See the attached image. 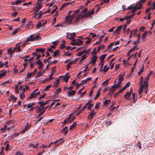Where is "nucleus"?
Returning <instances> with one entry per match:
<instances>
[{"mask_svg":"<svg viewBox=\"0 0 155 155\" xmlns=\"http://www.w3.org/2000/svg\"><path fill=\"white\" fill-rule=\"evenodd\" d=\"M87 8H85L82 9L80 14L78 15L74 18L76 15H71L66 17V19L67 21L69 24L76 23L78 22L80 18H83L87 16Z\"/></svg>","mask_w":155,"mask_h":155,"instance_id":"1","label":"nucleus"},{"mask_svg":"<svg viewBox=\"0 0 155 155\" xmlns=\"http://www.w3.org/2000/svg\"><path fill=\"white\" fill-rule=\"evenodd\" d=\"M87 51L86 50H84L81 51L77 54V56H82L79 62L80 64H82L84 62L85 59L87 58Z\"/></svg>","mask_w":155,"mask_h":155,"instance_id":"2","label":"nucleus"},{"mask_svg":"<svg viewBox=\"0 0 155 155\" xmlns=\"http://www.w3.org/2000/svg\"><path fill=\"white\" fill-rule=\"evenodd\" d=\"M40 38V36L38 34H34L31 35L28 37L25 41V43H27L29 41H33L38 40Z\"/></svg>","mask_w":155,"mask_h":155,"instance_id":"3","label":"nucleus"},{"mask_svg":"<svg viewBox=\"0 0 155 155\" xmlns=\"http://www.w3.org/2000/svg\"><path fill=\"white\" fill-rule=\"evenodd\" d=\"M142 5H140L138 6V5L137 4L135 6H134L131 5L127 8L128 10H130L133 9L131 11V12H130L128 13V14L130 13V12L131 13H134L136 12L137 9H140L142 7Z\"/></svg>","mask_w":155,"mask_h":155,"instance_id":"4","label":"nucleus"},{"mask_svg":"<svg viewBox=\"0 0 155 155\" xmlns=\"http://www.w3.org/2000/svg\"><path fill=\"white\" fill-rule=\"evenodd\" d=\"M83 43V41L80 39H73L71 42L72 45L80 46Z\"/></svg>","mask_w":155,"mask_h":155,"instance_id":"5","label":"nucleus"},{"mask_svg":"<svg viewBox=\"0 0 155 155\" xmlns=\"http://www.w3.org/2000/svg\"><path fill=\"white\" fill-rule=\"evenodd\" d=\"M149 76H147L146 78V81H144L143 83L144 84V90L146 91V92H147L148 88V81L149 79Z\"/></svg>","mask_w":155,"mask_h":155,"instance_id":"6","label":"nucleus"},{"mask_svg":"<svg viewBox=\"0 0 155 155\" xmlns=\"http://www.w3.org/2000/svg\"><path fill=\"white\" fill-rule=\"evenodd\" d=\"M37 5L36 6L35 8H36V11L37 12L35 13L36 14H37L38 12V9L41 8L42 6V3L41 2V1L40 0H38L37 2Z\"/></svg>","mask_w":155,"mask_h":155,"instance_id":"7","label":"nucleus"},{"mask_svg":"<svg viewBox=\"0 0 155 155\" xmlns=\"http://www.w3.org/2000/svg\"><path fill=\"white\" fill-rule=\"evenodd\" d=\"M31 127V124H28V123H27L24 128L22 130H21L20 132V133L21 134H23L25 131L26 130H28Z\"/></svg>","mask_w":155,"mask_h":155,"instance_id":"8","label":"nucleus"},{"mask_svg":"<svg viewBox=\"0 0 155 155\" xmlns=\"http://www.w3.org/2000/svg\"><path fill=\"white\" fill-rule=\"evenodd\" d=\"M45 111L44 107L43 106H40L38 109L36 111L37 113H40L39 115H41Z\"/></svg>","mask_w":155,"mask_h":155,"instance_id":"9","label":"nucleus"},{"mask_svg":"<svg viewBox=\"0 0 155 155\" xmlns=\"http://www.w3.org/2000/svg\"><path fill=\"white\" fill-rule=\"evenodd\" d=\"M118 87H119L118 86L117 84H115L114 85L112 86L109 89V90L110 91V93L112 94H113L114 92V91L117 89V88Z\"/></svg>","mask_w":155,"mask_h":155,"instance_id":"10","label":"nucleus"},{"mask_svg":"<svg viewBox=\"0 0 155 155\" xmlns=\"http://www.w3.org/2000/svg\"><path fill=\"white\" fill-rule=\"evenodd\" d=\"M21 43H19L16 44V46L14 48L13 51H21V47L20 44Z\"/></svg>","mask_w":155,"mask_h":155,"instance_id":"11","label":"nucleus"},{"mask_svg":"<svg viewBox=\"0 0 155 155\" xmlns=\"http://www.w3.org/2000/svg\"><path fill=\"white\" fill-rule=\"evenodd\" d=\"M40 92L39 91H38L37 92V93H34V92H33L31 94L30 96L28 97V99L34 98L38 95L40 94Z\"/></svg>","mask_w":155,"mask_h":155,"instance_id":"12","label":"nucleus"},{"mask_svg":"<svg viewBox=\"0 0 155 155\" xmlns=\"http://www.w3.org/2000/svg\"><path fill=\"white\" fill-rule=\"evenodd\" d=\"M75 118V116L72 114H71L70 115L69 117L67 118V121H68V122L70 123L72 121L74 120Z\"/></svg>","mask_w":155,"mask_h":155,"instance_id":"13","label":"nucleus"},{"mask_svg":"<svg viewBox=\"0 0 155 155\" xmlns=\"http://www.w3.org/2000/svg\"><path fill=\"white\" fill-rule=\"evenodd\" d=\"M75 33H69L67 34V37L70 39H73L75 37Z\"/></svg>","mask_w":155,"mask_h":155,"instance_id":"14","label":"nucleus"},{"mask_svg":"<svg viewBox=\"0 0 155 155\" xmlns=\"http://www.w3.org/2000/svg\"><path fill=\"white\" fill-rule=\"evenodd\" d=\"M131 94L129 92V91L127 92L126 94L124 95V97L125 98L128 100H131V98H130Z\"/></svg>","mask_w":155,"mask_h":155,"instance_id":"15","label":"nucleus"},{"mask_svg":"<svg viewBox=\"0 0 155 155\" xmlns=\"http://www.w3.org/2000/svg\"><path fill=\"white\" fill-rule=\"evenodd\" d=\"M8 100L9 101H12L14 102L16 101L17 98L15 97L14 95L11 94Z\"/></svg>","mask_w":155,"mask_h":155,"instance_id":"16","label":"nucleus"},{"mask_svg":"<svg viewBox=\"0 0 155 155\" xmlns=\"http://www.w3.org/2000/svg\"><path fill=\"white\" fill-rule=\"evenodd\" d=\"M97 58V56L96 55H94L92 57L91 59L90 60V62L92 63V65H93L95 63Z\"/></svg>","mask_w":155,"mask_h":155,"instance_id":"17","label":"nucleus"},{"mask_svg":"<svg viewBox=\"0 0 155 155\" xmlns=\"http://www.w3.org/2000/svg\"><path fill=\"white\" fill-rule=\"evenodd\" d=\"M36 63L38 65H39L38 67L39 69H41L43 67V65L41 61L40 60H38L36 62Z\"/></svg>","mask_w":155,"mask_h":155,"instance_id":"18","label":"nucleus"},{"mask_svg":"<svg viewBox=\"0 0 155 155\" xmlns=\"http://www.w3.org/2000/svg\"><path fill=\"white\" fill-rule=\"evenodd\" d=\"M124 80V78L123 77H119L118 78V80L117 83L116 84H117V85L119 86V87H120V84H121V82L122 81Z\"/></svg>","mask_w":155,"mask_h":155,"instance_id":"19","label":"nucleus"},{"mask_svg":"<svg viewBox=\"0 0 155 155\" xmlns=\"http://www.w3.org/2000/svg\"><path fill=\"white\" fill-rule=\"evenodd\" d=\"M84 7V5H81L79 7V9L76 11L72 15H76L79 12L80 9L83 8Z\"/></svg>","mask_w":155,"mask_h":155,"instance_id":"20","label":"nucleus"},{"mask_svg":"<svg viewBox=\"0 0 155 155\" xmlns=\"http://www.w3.org/2000/svg\"><path fill=\"white\" fill-rule=\"evenodd\" d=\"M122 28V26L121 25L118 27L116 30L114 31V33H117V35H118L119 34L120 31Z\"/></svg>","mask_w":155,"mask_h":155,"instance_id":"21","label":"nucleus"},{"mask_svg":"<svg viewBox=\"0 0 155 155\" xmlns=\"http://www.w3.org/2000/svg\"><path fill=\"white\" fill-rule=\"evenodd\" d=\"M76 93V91L74 90H73L71 91L68 93L67 95L68 97H71L74 95Z\"/></svg>","mask_w":155,"mask_h":155,"instance_id":"22","label":"nucleus"},{"mask_svg":"<svg viewBox=\"0 0 155 155\" xmlns=\"http://www.w3.org/2000/svg\"><path fill=\"white\" fill-rule=\"evenodd\" d=\"M96 114V112H94V110L91 111L90 113L88 115V119L92 118L93 116Z\"/></svg>","mask_w":155,"mask_h":155,"instance_id":"23","label":"nucleus"},{"mask_svg":"<svg viewBox=\"0 0 155 155\" xmlns=\"http://www.w3.org/2000/svg\"><path fill=\"white\" fill-rule=\"evenodd\" d=\"M43 117V116H42L41 115H39V114L36 117V121H39L41 120Z\"/></svg>","mask_w":155,"mask_h":155,"instance_id":"24","label":"nucleus"},{"mask_svg":"<svg viewBox=\"0 0 155 155\" xmlns=\"http://www.w3.org/2000/svg\"><path fill=\"white\" fill-rule=\"evenodd\" d=\"M107 56L106 54H104L103 55H101L100 57L99 58L100 59V61L101 62H103L104 58Z\"/></svg>","mask_w":155,"mask_h":155,"instance_id":"25","label":"nucleus"},{"mask_svg":"<svg viewBox=\"0 0 155 155\" xmlns=\"http://www.w3.org/2000/svg\"><path fill=\"white\" fill-rule=\"evenodd\" d=\"M12 80H10L5 81L3 83V85L4 86H8L11 84Z\"/></svg>","mask_w":155,"mask_h":155,"instance_id":"26","label":"nucleus"},{"mask_svg":"<svg viewBox=\"0 0 155 155\" xmlns=\"http://www.w3.org/2000/svg\"><path fill=\"white\" fill-rule=\"evenodd\" d=\"M109 69V67H107V65H106L104 66V69H101L100 71H103L104 72H107L108 70Z\"/></svg>","mask_w":155,"mask_h":155,"instance_id":"27","label":"nucleus"},{"mask_svg":"<svg viewBox=\"0 0 155 155\" xmlns=\"http://www.w3.org/2000/svg\"><path fill=\"white\" fill-rule=\"evenodd\" d=\"M6 73V71H2L0 72V79L5 75Z\"/></svg>","mask_w":155,"mask_h":155,"instance_id":"28","label":"nucleus"},{"mask_svg":"<svg viewBox=\"0 0 155 155\" xmlns=\"http://www.w3.org/2000/svg\"><path fill=\"white\" fill-rule=\"evenodd\" d=\"M94 12V9L93 8L91 11H89L88 12L87 15L88 17H90L91 15L93 14Z\"/></svg>","mask_w":155,"mask_h":155,"instance_id":"29","label":"nucleus"},{"mask_svg":"<svg viewBox=\"0 0 155 155\" xmlns=\"http://www.w3.org/2000/svg\"><path fill=\"white\" fill-rule=\"evenodd\" d=\"M68 127L67 126H65L64 128H63L62 130V132L64 134H66L68 133Z\"/></svg>","mask_w":155,"mask_h":155,"instance_id":"30","label":"nucleus"},{"mask_svg":"<svg viewBox=\"0 0 155 155\" xmlns=\"http://www.w3.org/2000/svg\"><path fill=\"white\" fill-rule=\"evenodd\" d=\"M76 125V122H74L73 124L70 127L69 129L71 130L73 129Z\"/></svg>","mask_w":155,"mask_h":155,"instance_id":"31","label":"nucleus"},{"mask_svg":"<svg viewBox=\"0 0 155 155\" xmlns=\"http://www.w3.org/2000/svg\"><path fill=\"white\" fill-rule=\"evenodd\" d=\"M144 88V86L143 85L141 86L139 89V90L138 93L139 94H140L143 91V88Z\"/></svg>","mask_w":155,"mask_h":155,"instance_id":"32","label":"nucleus"},{"mask_svg":"<svg viewBox=\"0 0 155 155\" xmlns=\"http://www.w3.org/2000/svg\"><path fill=\"white\" fill-rule=\"evenodd\" d=\"M35 104V103L34 102L30 103L28 104L27 105V108H30L31 107L33 106H34Z\"/></svg>","mask_w":155,"mask_h":155,"instance_id":"33","label":"nucleus"},{"mask_svg":"<svg viewBox=\"0 0 155 155\" xmlns=\"http://www.w3.org/2000/svg\"><path fill=\"white\" fill-rule=\"evenodd\" d=\"M70 76H69L66 75L64 77H63V80L64 81L67 82Z\"/></svg>","mask_w":155,"mask_h":155,"instance_id":"34","label":"nucleus"},{"mask_svg":"<svg viewBox=\"0 0 155 155\" xmlns=\"http://www.w3.org/2000/svg\"><path fill=\"white\" fill-rule=\"evenodd\" d=\"M101 47H102V49H104L105 48V46L103 45H100L97 49V51H96V52H98L99 51H100L101 49Z\"/></svg>","mask_w":155,"mask_h":155,"instance_id":"35","label":"nucleus"},{"mask_svg":"<svg viewBox=\"0 0 155 155\" xmlns=\"http://www.w3.org/2000/svg\"><path fill=\"white\" fill-rule=\"evenodd\" d=\"M13 50L12 51V48H10L8 49V53L9 55H10V56H11L12 55V53L13 52Z\"/></svg>","mask_w":155,"mask_h":155,"instance_id":"36","label":"nucleus"},{"mask_svg":"<svg viewBox=\"0 0 155 155\" xmlns=\"http://www.w3.org/2000/svg\"><path fill=\"white\" fill-rule=\"evenodd\" d=\"M147 0H140L139 2L137 4L138 6L142 5L141 4H143Z\"/></svg>","mask_w":155,"mask_h":155,"instance_id":"37","label":"nucleus"},{"mask_svg":"<svg viewBox=\"0 0 155 155\" xmlns=\"http://www.w3.org/2000/svg\"><path fill=\"white\" fill-rule=\"evenodd\" d=\"M110 79H107L105 81L103 82L102 84L103 85H107L108 84V83L110 80Z\"/></svg>","mask_w":155,"mask_h":155,"instance_id":"38","label":"nucleus"},{"mask_svg":"<svg viewBox=\"0 0 155 155\" xmlns=\"http://www.w3.org/2000/svg\"><path fill=\"white\" fill-rule=\"evenodd\" d=\"M38 144V143H37L35 145L32 144V143H30V146L31 147L33 148H37V146Z\"/></svg>","mask_w":155,"mask_h":155,"instance_id":"39","label":"nucleus"},{"mask_svg":"<svg viewBox=\"0 0 155 155\" xmlns=\"http://www.w3.org/2000/svg\"><path fill=\"white\" fill-rule=\"evenodd\" d=\"M59 79H57L54 82V85L55 86H57L59 84Z\"/></svg>","mask_w":155,"mask_h":155,"instance_id":"40","label":"nucleus"},{"mask_svg":"<svg viewBox=\"0 0 155 155\" xmlns=\"http://www.w3.org/2000/svg\"><path fill=\"white\" fill-rule=\"evenodd\" d=\"M147 33H148V32L147 31H145L144 32L142 36V38L143 39L145 38L147 36Z\"/></svg>","mask_w":155,"mask_h":155,"instance_id":"41","label":"nucleus"},{"mask_svg":"<svg viewBox=\"0 0 155 155\" xmlns=\"http://www.w3.org/2000/svg\"><path fill=\"white\" fill-rule=\"evenodd\" d=\"M94 104H89V105H88V110H91V108L93 107Z\"/></svg>","mask_w":155,"mask_h":155,"instance_id":"42","label":"nucleus"},{"mask_svg":"<svg viewBox=\"0 0 155 155\" xmlns=\"http://www.w3.org/2000/svg\"><path fill=\"white\" fill-rule=\"evenodd\" d=\"M48 101H47L45 102H44L43 101H41V102H40L39 103V104H40V106H43L44 105H45V104H47L48 102Z\"/></svg>","mask_w":155,"mask_h":155,"instance_id":"43","label":"nucleus"},{"mask_svg":"<svg viewBox=\"0 0 155 155\" xmlns=\"http://www.w3.org/2000/svg\"><path fill=\"white\" fill-rule=\"evenodd\" d=\"M110 100H106L103 102V103L104 105H106L110 103Z\"/></svg>","mask_w":155,"mask_h":155,"instance_id":"44","label":"nucleus"},{"mask_svg":"<svg viewBox=\"0 0 155 155\" xmlns=\"http://www.w3.org/2000/svg\"><path fill=\"white\" fill-rule=\"evenodd\" d=\"M18 84H17L15 87V92L16 93H18L19 92V90L18 89Z\"/></svg>","mask_w":155,"mask_h":155,"instance_id":"45","label":"nucleus"},{"mask_svg":"<svg viewBox=\"0 0 155 155\" xmlns=\"http://www.w3.org/2000/svg\"><path fill=\"white\" fill-rule=\"evenodd\" d=\"M36 51H39L41 52V53H42L45 51V49L41 48L39 49H36Z\"/></svg>","mask_w":155,"mask_h":155,"instance_id":"46","label":"nucleus"},{"mask_svg":"<svg viewBox=\"0 0 155 155\" xmlns=\"http://www.w3.org/2000/svg\"><path fill=\"white\" fill-rule=\"evenodd\" d=\"M100 89H100L98 91V92L97 94H96L95 97L94 98V100H96L100 95Z\"/></svg>","mask_w":155,"mask_h":155,"instance_id":"47","label":"nucleus"},{"mask_svg":"<svg viewBox=\"0 0 155 155\" xmlns=\"http://www.w3.org/2000/svg\"><path fill=\"white\" fill-rule=\"evenodd\" d=\"M77 59H76L75 60H74V61H72L71 62H70L68 64L70 65H71L72 64H74L76 63V62L77 61Z\"/></svg>","mask_w":155,"mask_h":155,"instance_id":"48","label":"nucleus"},{"mask_svg":"<svg viewBox=\"0 0 155 155\" xmlns=\"http://www.w3.org/2000/svg\"><path fill=\"white\" fill-rule=\"evenodd\" d=\"M32 74V73H28L27 74V76L26 77V79H28L30 78L31 77V75Z\"/></svg>","mask_w":155,"mask_h":155,"instance_id":"49","label":"nucleus"},{"mask_svg":"<svg viewBox=\"0 0 155 155\" xmlns=\"http://www.w3.org/2000/svg\"><path fill=\"white\" fill-rule=\"evenodd\" d=\"M87 81V79H86L85 80H83L80 83V84L84 85V84L86 83Z\"/></svg>","mask_w":155,"mask_h":155,"instance_id":"50","label":"nucleus"},{"mask_svg":"<svg viewBox=\"0 0 155 155\" xmlns=\"http://www.w3.org/2000/svg\"><path fill=\"white\" fill-rule=\"evenodd\" d=\"M52 85H50L47 86L44 89V91H47L48 90L49 88Z\"/></svg>","mask_w":155,"mask_h":155,"instance_id":"51","label":"nucleus"},{"mask_svg":"<svg viewBox=\"0 0 155 155\" xmlns=\"http://www.w3.org/2000/svg\"><path fill=\"white\" fill-rule=\"evenodd\" d=\"M134 33L133 35L135 36L137 34L138 31V30L137 29H136L133 30Z\"/></svg>","mask_w":155,"mask_h":155,"instance_id":"52","label":"nucleus"},{"mask_svg":"<svg viewBox=\"0 0 155 155\" xmlns=\"http://www.w3.org/2000/svg\"><path fill=\"white\" fill-rule=\"evenodd\" d=\"M25 97V95L24 93H23L20 94V97L21 99H23Z\"/></svg>","mask_w":155,"mask_h":155,"instance_id":"53","label":"nucleus"},{"mask_svg":"<svg viewBox=\"0 0 155 155\" xmlns=\"http://www.w3.org/2000/svg\"><path fill=\"white\" fill-rule=\"evenodd\" d=\"M143 67L144 66L143 65L142 66V68L141 69V70L139 71V72L138 73V74L140 75L141 74V73L143 72Z\"/></svg>","mask_w":155,"mask_h":155,"instance_id":"54","label":"nucleus"},{"mask_svg":"<svg viewBox=\"0 0 155 155\" xmlns=\"http://www.w3.org/2000/svg\"><path fill=\"white\" fill-rule=\"evenodd\" d=\"M58 52L59 50H55L53 56L55 57L58 54Z\"/></svg>","mask_w":155,"mask_h":155,"instance_id":"55","label":"nucleus"},{"mask_svg":"<svg viewBox=\"0 0 155 155\" xmlns=\"http://www.w3.org/2000/svg\"><path fill=\"white\" fill-rule=\"evenodd\" d=\"M43 74L41 72V71H40L38 72L37 74V77H39L43 75Z\"/></svg>","mask_w":155,"mask_h":155,"instance_id":"56","label":"nucleus"},{"mask_svg":"<svg viewBox=\"0 0 155 155\" xmlns=\"http://www.w3.org/2000/svg\"><path fill=\"white\" fill-rule=\"evenodd\" d=\"M130 85V82H127L126 85L124 86V87H125L126 89L127 88V87H128Z\"/></svg>","mask_w":155,"mask_h":155,"instance_id":"57","label":"nucleus"},{"mask_svg":"<svg viewBox=\"0 0 155 155\" xmlns=\"http://www.w3.org/2000/svg\"><path fill=\"white\" fill-rule=\"evenodd\" d=\"M114 45V43L112 42L108 46L107 49H110L111 47Z\"/></svg>","mask_w":155,"mask_h":155,"instance_id":"58","label":"nucleus"},{"mask_svg":"<svg viewBox=\"0 0 155 155\" xmlns=\"http://www.w3.org/2000/svg\"><path fill=\"white\" fill-rule=\"evenodd\" d=\"M140 42V41L139 40H136V41H135L134 42V45H136L138 44H139Z\"/></svg>","mask_w":155,"mask_h":155,"instance_id":"59","label":"nucleus"},{"mask_svg":"<svg viewBox=\"0 0 155 155\" xmlns=\"http://www.w3.org/2000/svg\"><path fill=\"white\" fill-rule=\"evenodd\" d=\"M145 29V27L144 26H141L140 28V30L141 31H143Z\"/></svg>","mask_w":155,"mask_h":155,"instance_id":"60","label":"nucleus"},{"mask_svg":"<svg viewBox=\"0 0 155 155\" xmlns=\"http://www.w3.org/2000/svg\"><path fill=\"white\" fill-rule=\"evenodd\" d=\"M63 24H58L57 25H56L54 26V27H63L62 26Z\"/></svg>","mask_w":155,"mask_h":155,"instance_id":"61","label":"nucleus"},{"mask_svg":"<svg viewBox=\"0 0 155 155\" xmlns=\"http://www.w3.org/2000/svg\"><path fill=\"white\" fill-rule=\"evenodd\" d=\"M6 126H5L4 127L1 129V131L2 132H3L5 131V130L6 129Z\"/></svg>","mask_w":155,"mask_h":155,"instance_id":"62","label":"nucleus"},{"mask_svg":"<svg viewBox=\"0 0 155 155\" xmlns=\"http://www.w3.org/2000/svg\"><path fill=\"white\" fill-rule=\"evenodd\" d=\"M120 65L119 64H116L115 66V70L117 71V70L119 68Z\"/></svg>","mask_w":155,"mask_h":155,"instance_id":"63","label":"nucleus"},{"mask_svg":"<svg viewBox=\"0 0 155 155\" xmlns=\"http://www.w3.org/2000/svg\"><path fill=\"white\" fill-rule=\"evenodd\" d=\"M15 155H23V154L22 153H21L19 151H18L16 153Z\"/></svg>","mask_w":155,"mask_h":155,"instance_id":"64","label":"nucleus"}]
</instances>
